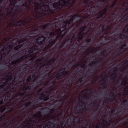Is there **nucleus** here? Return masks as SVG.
Returning <instances> with one entry per match:
<instances>
[{"instance_id": "f257e3e1", "label": "nucleus", "mask_w": 128, "mask_h": 128, "mask_svg": "<svg viewBox=\"0 0 128 128\" xmlns=\"http://www.w3.org/2000/svg\"><path fill=\"white\" fill-rule=\"evenodd\" d=\"M106 0H84L80 2L79 8L75 12L77 14L73 16L67 21H64L66 16L63 14L57 18L45 24V30L48 36H52L56 42L60 41L65 36L68 30L72 32L75 30L76 28L78 27L81 24L86 22V20L92 16L98 8L102 7Z\"/></svg>"}, {"instance_id": "f03ea898", "label": "nucleus", "mask_w": 128, "mask_h": 128, "mask_svg": "<svg viewBox=\"0 0 128 128\" xmlns=\"http://www.w3.org/2000/svg\"><path fill=\"white\" fill-rule=\"evenodd\" d=\"M24 20L20 19L16 23H14L12 26L14 27L11 30L14 34V38L16 39V42L20 44L15 47L14 49L17 51L20 48H31L32 44L35 43L36 37L47 34L45 30V26L43 25L40 26L37 24L31 22L24 23Z\"/></svg>"}, {"instance_id": "7ed1b4c3", "label": "nucleus", "mask_w": 128, "mask_h": 128, "mask_svg": "<svg viewBox=\"0 0 128 128\" xmlns=\"http://www.w3.org/2000/svg\"><path fill=\"white\" fill-rule=\"evenodd\" d=\"M17 3L16 0H11L10 1V4L8 7L5 8L6 13L4 16V18L6 20H8V26H12L13 24L11 21H13L15 17H18L20 15V17L22 16V13L24 12L29 14V10L31 9L30 4H33V0H27L22 5H16Z\"/></svg>"}, {"instance_id": "20e7f679", "label": "nucleus", "mask_w": 128, "mask_h": 128, "mask_svg": "<svg viewBox=\"0 0 128 128\" xmlns=\"http://www.w3.org/2000/svg\"><path fill=\"white\" fill-rule=\"evenodd\" d=\"M33 0L34 3L30 4V6L32 4H34V10H33L32 9H31V10L29 11L32 17L29 16L23 19L25 24L27 23L28 22L29 23L31 22L37 24L36 22L42 20L44 18V16L47 17L50 16L49 11L50 7L49 5H51V3L48 4L45 1L46 0H39L40 3L42 4L41 5L39 2H34Z\"/></svg>"}, {"instance_id": "39448f33", "label": "nucleus", "mask_w": 128, "mask_h": 128, "mask_svg": "<svg viewBox=\"0 0 128 128\" xmlns=\"http://www.w3.org/2000/svg\"><path fill=\"white\" fill-rule=\"evenodd\" d=\"M22 86V84H20L17 87L14 88V89H12L10 91L6 92V94L8 96L9 101H10V106L12 107V110H13L14 108L20 99L21 97L25 96L23 98H26V100H28L30 96L29 95L30 93V90L32 88V87L31 86H26V84L24 85L22 89L23 92H19L18 94H15L17 90Z\"/></svg>"}, {"instance_id": "423d86ee", "label": "nucleus", "mask_w": 128, "mask_h": 128, "mask_svg": "<svg viewBox=\"0 0 128 128\" xmlns=\"http://www.w3.org/2000/svg\"><path fill=\"white\" fill-rule=\"evenodd\" d=\"M45 40V38L44 36L38 37L36 39V44H35L31 48H27L23 49L14 54L12 57L18 58V54L20 55V54H24V56L18 59V63H21L24 59L32 56L33 52L40 48H41L40 44H42Z\"/></svg>"}, {"instance_id": "0eeeda50", "label": "nucleus", "mask_w": 128, "mask_h": 128, "mask_svg": "<svg viewBox=\"0 0 128 128\" xmlns=\"http://www.w3.org/2000/svg\"><path fill=\"white\" fill-rule=\"evenodd\" d=\"M116 1L117 0L114 1L112 3L111 5L110 6H109V5H106L105 7L102 10H103L105 8H106V12L101 18V22L98 24L97 26L95 27L96 28L99 24H100V26H102V30H102V32H104V34L100 36V38H104V40L106 41L109 40L110 38L111 37V36H110L108 35V34L110 33V30L111 29V28L110 27V28H107V29H105V25L102 24H101V23L102 22L104 18H106L105 21H106L107 24H112L114 22V21H116V20H114L113 22H108V17L110 15L112 16L111 15V12H112L113 7L115 5Z\"/></svg>"}, {"instance_id": "6e6552de", "label": "nucleus", "mask_w": 128, "mask_h": 128, "mask_svg": "<svg viewBox=\"0 0 128 128\" xmlns=\"http://www.w3.org/2000/svg\"><path fill=\"white\" fill-rule=\"evenodd\" d=\"M41 36H44L45 38V39L46 37L48 40L46 42L44 43L45 46L43 48L42 46L43 45V43L42 44H40L41 47L40 48L35 51H38V52L37 53V54H38L39 56L40 57L36 59L34 61V62L37 64H38L40 62L42 61L45 57L48 56L50 54V52L51 50L50 48L55 44L56 42L52 36H47L46 35Z\"/></svg>"}, {"instance_id": "1a4fd4ad", "label": "nucleus", "mask_w": 128, "mask_h": 128, "mask_svg": "<svg viewBox=\"0 0 128 128\" xmlns=\"http://www.w3.org/2000/svg\"><path fill=\"white\" fill-rule=\"evenodd\" d=\"M106 8H105L97 13L93 14L92 16L86 21V22L84 23L85 26L80 28V30L84 32V31L86 30L87 29H88L87 31H89V32L92 30V33L97 24L101 22V18L106 12Z\"/></svg>"}, {"instance_id": "9d476101", "label": "nucleus", "mask_w": 128, "mask_h": 128, "mask_svg": "<svg viewBox=\"0 0 128 128\" xmlns=\"http://www.w3.org/2000/svg\"><path fill=\"white\" fill-rule=\"evenodd\" d=\"M20 74L21 73L20 72L18 75L15 76L14 78L11 76L8 78L5 82L0 85V89L6 93L19 86L21 82Z\"/></svg>"}, {"instance_id": "9b49d317", "label": "nucleus", "mask_w": 128, "mask_h": 128, "mask_svg": "<svg viewBox=\"0 0 128 128\" xmlns=\"http://www.w3.org/2000/svg\"><path fill=\"white\" fill-rule=\"evenodd\" d=\"M56 59L54 58L45 61V63H43L41 66L42 69L41 72L43 74L48 73V76L54 71L56 70L60 64V61H57L54 62Z\"/></svg>"}, {"instance_id": "f8f14e48", "label": "nucleus", "mask_w": 128, "mask_h": 128, "mask_svg": "<svg viewBox=\"0 0 128 128\" xmlns=\"http://www.w3.org/2000/svg\"><path fill=\"white\" fill-rule=\"evenodd\" d=\"M41 68V66L40 67L39 71L40 72L39 74L40 75H37L36 76L35 74H33L32 76V78H34V80L32 81V83L33 84V86H36L39 83H42L46 77L48 78L49 76H48V73H45V74H42L41 72V70L42 69Z\"/></svg>"}, {"instance_id": "ddd939ff", "label": "nucleus", "mask_w": 128, "mask_h": 128, "mask_svg": "<svg viewBox=\"0 0 128 128\" xmlns=\"http://www.w3.org/2000/svg\"><path fill=\"white\" fill-rule=\"evenodd\" d=\"M82 105L80 104H78L77 106H75L74 110L75 114H82L84 112L86 111V104L85 102H80Z\"/></svg>"}, {"instance_id": "4468645a", "label": "nucleus", "mask_w": 128, "mask_h": 128, "mask_svg": "<svg viewBox=\"0 0 128 128\" xmlns=\"http://www.w3.org/2000/svg\"><path fill=\"white\" fill-rule=\"evenodd\" d=\"M2 94V96L0 97V106L3 104H5L6 105L8 106L9 108L12 110V107L10 106V102L7 95L6 94V92ZM1 107L0 106V107Z\"/></svg>"}, {"instance_id": "2eb2a0df", "label": "nucleus", "mask_w": 128, "mask_h": 128, "mask_svg": "<svg viewBox=\"0 0 128 128\" xmlns=\"http://www.w3.org/2000/svg\"><path fill=\"white\" fill-rule=\"evenodd\" d=\"M57 91H56L55 93L53 92V94L50 97L49 94H48V95L47 96L46 95L45 97L44 98L43 100L44 101H48L50 102H54L55 103L58 100L54 101V99H58L59 97L62 96H61L57 95Z\"/></svg>"}, {"instance_id": "dca6fc26", "label": "nucleus", "mask_w": 128, "mask_h": 128, "mask_svg": "<svg viewBox=\"0 0 128 128\" xmlns=\"http://www.w3.org/2000/svg\"><path fill=\"white\" fill-rule=\"evenodd\" d=\"M123 33H120L118 34V38L119 39L123 40L125 38H128V23L123 30Z\"/></svg>"}, {"instance_id": "f3484780", "label": "nucleus", "mask_w": 128, "mask_h": 128, "mask_svg": "<svg viewBox=\"0 0 128 128\" xmlns=\"http://www.w3.org/2000/svg\"><path fill=\"white\" fill-rule=\"evenodd\" d=\"M32 104V102H28L24 104L25 107L22 108L19 112L20 115L22 114H25L28 111L32 110V108L30 107L31 105Z\"/></svg>"}, {"instance_id": "a211bd4d", "label": "nucleus", "mask_w": 128, "mask_h": 128, "mask_svg": "<svg viewBox=\"0 0 128 128\" xmlns=\"http://www.w3.org/2000/svg\"><path fill=\"white\" fill-rule=\"evenodd\" d=\"M56 80L51 81L50 83V86L48 88L47 90L45 91L44 93H45L46 94H49L50 93L52 90L54 86L56 85Z\"/></svg>"}, {"instance_id": "6ab92c4d", "label": "nucleus", "mask_w": 128, "mask_h": 128, "mask_svg": "<svg viewBox=\"0 0 128 128\" xmlns=\"http://www.w3.org/2000/svg\"><path fill=\"white\" fill-rule=\"evenodd\" d=\"M66 69V68H63L60 69L58 72L61 79L68 74L69 71L68 70H65Z\"/></svg>"}, {"instance_id": "aec40b11", "label": "nucleus", "mask_w": 128, "mask_h": 128, "mask_svg": "<svg viewBox=\"0 0 128 128\" xmlns=\"http://www.w3.org/2000/svg\"><path fill=\"white\" fill-rule=\"evenodd\" d=\"M74 77L73 76H71L68 79L66 80L64 83L65 85L66 86V88L68 90V87L69 86L70 87L72 86L73 84V80L74 79Z\"/></svg>"}, {"instance_id": "412c9836", "label": "nucleus", "mask_w": 128, "mask_h": 128, "mask_svg": "<svg viewBox=\"0 0 128 128\" xmlns=\"http://www.w3.org/2000/svg\"><path fill=\"white\" fill-rule=\"evenodd\" d=\"M55 74V72L52 74L50 77V79L49 80L50 81H51L52 80V81L56 80V81L57 83L58 80H59L61 79L58 72L56 74Z\"/></svg>"}, {"instance_id": "4be33fe9", "label": "nucleus", "mask_w": 128, "mask_h": 128, "mask_svg": "<svg viewBox=\"0 0 128 128\" xmlns=\"http://www.w3.org/2000/svg\"><path fill=\"white\" fill-rule=\"evenodd\" d=\"M55 124L53 122L48 121L45 123L43 126V128H55ZM56 128H60L59 126H57Z\"/></svg>"}, {"instance_id": "5701e85b", "label": "nucleus", "mask_w": 128, "mask_h": 128, "mask_svg": "<svg viewBox=\"0 0 128 128\" xmlns=\"http://www.w3.org/2000/svg\"><path fill=\"white\" fill-rule=\"evenodd\" d=\"M103 59L102 58H96L94 60V61H93L92 62L93 63V64L96 66V67H98L99 68L100 66V64L101 62L103 60Z\"/></svg>"}, {"instance_id": "b1692460", "label": "nucleus", "mask_w": 128, "mask_h": 128, "mask_svg": "<svg viewBox=\"0 0 128 128\" xmlns=\"http://www.w3.org/2000/svg\"><path fill=\"white\" fill-rule=\"evenodd\" d=\"M26 63L27 62H25V63H23L21 64L20 67L22 68L23 70L29 72L30 70V68H29V65L26 64Z\"/></svg>"}, {"instance_id": "393cba45", "label": "nucleus", "mask_w": 128, "mask_h": 128, "mask_svg": "<svg viewBox=\"0 0 128 128\" xmlns=\"http://www.w3.org/2000/svg\"><path fill=\"white\" fill-rule=\"evenodd\" d=\"M115 111V110L114 109H112L111 110L110 112V113L109 115L108 116H110V114H111V118H115L116 116H118V114L120 113V112H122V111H120L118 112H117L116 113H113Z\"/></svg>"}, {"instance_id": "a878e982", "label": "nucleus", "mask_w": 128, "mask_h": 128, "mask_svg": "<svg viewBox=\"0 0 128 128\" xmlns=\"http://www.w3.org/2000/svg\"><path fill=\"white\" fill-rule=\"evenodd\" d=\"M111 114H110V116H108V115H106L105 114L104 115L103 118L104 119L102 120V121L101 122H102L104 124V128L105 126V124L107 123V121L111 118Z\"/></svg>"}, {"instance_id": "bb28decb", "label": "nucleus", "mask_w": 128, "mask_h": 128, "mask_svg": "<svg viewBox=\"0 0 128 128\" xmlns=\"http://www.w3.org/2000/svg\"><path fill=\"white\" fill-rule=\"evenodd\" d=\"M32 80V76H28L26 80V82L28 83H24V82H22L20 83V84H22V85H23L24 86L26 84V86H30V83L29 82L31 80Z\"/></svg>"}, {"instance_id": "cd10ccee", "label": "nucleus", "mask_w": 128, "mask_h": 128, "mask_svg": "<svg viewBox=\"0 0 128 128\" xmlns=\"http://www.w3.org/2000/svg\"><path fill=\"white\" fill-rule=\"evenodd\" d=\"M121 86H124V90L126 92V95H128V82H127V80L124 82V84L122 83Z\"/></svg>"}, {"instance_id": "c85d7f7f", "label": "nucleus", "mask_w": 128, "mask_h": 128, "mask_svg": "<svg viewBox=\"0 0 128 128\" xmlns=\"http://www.w3.org/2000/svg\"><path fill=\"white\" fill-rule=\"evenodd\" d=\"M66 126L65 128H71V126L72 124V122L71 119L70 118L68 119L66 122Z\"/></svg>"}, {"instance_id": "c756f323", "label": "nucleus", "mask_w": 128, "mask_h": 128, "mask_svg": "<svg viewBox=\"0 0 128 128\" xmlns=\"http://www.w3.org/2000/svg\"><path fill=\"white\" fill-rule=\"evenodd\" d=\"M89 31H87L86 32H83L81 31L79 32L78 34V36H81L83 35L84 36V35H86L88 36H89L90 34L89 33Z\"/></svg>"}, {"instance_id": "7c9ffc66", "label": "nucleus", "mask_w": 128, "mask_h": 128, "mask_svg": "<svg viewBox=\"0 0 128 128\" xmlns=\"http://www.w3.org/2000/svg\"><path fill=\"white\" fill-rule=\"evenodd\" d=\"M128 18V17L124 15L119 21V22H120L122 24L125 23L127 21Z\"/></svg>"}, {"instance_id": "2f4dec72", "label": "nucleus", "mask_w": 128, "mask_h": 128, "mask_svg": "<svg viewBox=\"0 0 128 128\" xmlns=\"http://www.w3.org/2000/svg\"><path fill=\"white\" fill-rule=\"evenodd\" d=\"M5 50L4 48L0 50V61L2 59V56L6 55Z\"/></svg>"}, {"instance_id": "473e14b6", "label": "nucleus", "mask_w": 128, "mask_h": 128, "mask_svg": "<svg viewBox=\"0 0 128 128\" xmlns=\"http://www.w3.org/2000/svg\"><path fill=\"white\" fill-rule=\"evenodd\" d=\"M125 38V39L124 41V43L121 46L124 48L125 47H128V38H125Z\"/></svg>"}, {"instance_id": "72a5a7b5", "label": "nucleus", "mask_w": 128, "mask_h": 128, "mask_svg": "<svg viewBox=\"0 0 128 128\" xmlns=\"http://www.w3.org/2000/svg\"><path fill=\"white\" fill-rule=\"evenodd\" d=\"M0 6V17L3 16L4 14V7L2 6Z\"/></svg>"}, {"instance_id": "f704fd0d", "label": "nucleus", "mask_w": 128, "mask_h": 128, "mask_svg": "<svg viewBox=\"0 0 128 128\" xmlns=\"http://www.w3.org/2000/svg\"><path fill=\"white\" fill-rule=\"evenodd\" d=\"M64 46L62 45L61 44H59L58 46V51L57 52V53L58 54H59L60 53L62 52L63 51V50L64 49V48L63 50H61V49H62Z\"/></svg>"}, {"instance_id": "c9c22d12", "label": "nucleus", "mask_w": 128, "mask_h": 128, "mask_svg": "<svg viewBox=\"0 0 128 128\" xmlns=\"http://www.w3.org/2000/svg\"><path fill=\"white\" fill-rule=\"evenodd\" d=\"M95 128H104V124L102 122L98 123Z\"/></svg>"}, {"instance_id": "e433bc0d", "label": "nucleus", "mask_w": 128, "mask_h": 128, "mask_svg": "<svg viewBox=\"0 0 128 128\" xmlns=\"http://www.w3.org/2000/svg\"><path fill=\"white\" fill-rule=\"evenodd\" d=\"M101 56H103L104 57H107L108 54L107 52V50H104L102 52L100 53Z\"/></svg>"}, {"instance_id": "4c0bfd02", "label": "nucleus", "mask_w": 128, "mask_h": 128, "mask_svg": "<svg viewBox=\"0 0 128 128\" xmlns=\"http://www.w3.org/2000/svg\"><path fill=\"white\" fill-rule=\"evenodd\" d=\"M45 93H42L40 94H38L37 95L38 96V98L40 100H43L44 97L46 95V94H45Z\"/></svg>"}, {"instance_id": "58836bf2", "label": "nucleus", "mask_w": 128, "mask_h": 128, "mask_svg": "<svg viewBox=\"0 0 128 128\" xmlns=\"http://www.w3.org/2000/svg\"><path fill=\"white\" fill-rule=\"evenodd\" d=\"M123 109L124 110L121 111L122 112H120L121 114H120V116H122L123 114H124L128 112V108L126 109L125 108H123Z\"/></svg>"}, {"instance_id": "ea45409f", "label": "nucleus", "mask_w": 128, "mask_h": 128, "mask_svg": "<svg viewBox=\"0 0 128 128\" xmlns=\"http://www.w3.org/2000/svg\"><path fill=\"white\" fill-rule=\"evenodd\" d=\"M8 0H0V4L2 6H6Z\"/></svg>"}, {"instance_id": "a19ab883", "label": "nucleus", "mask_w": 128, "mask_h": 128, "mask_svg": "<svg viewBox=\"0 0 128 128\" xmlns=\"http://www.w3.org/2000/svg\"><path fill=\"white\" fill-rule=\"evenodd\" d=\"M38 100L36 99L33 101L32 102V105H31L30 107H31L32 109L34 108L35 106V105H36L38 102Z\"/></svg>"}, {"instance_id": "79ce46f5", "label": "nucleus", "mask_w": 128, "mask_h": 128, "mask_svg": "<svg viewBox=\"0 0 128 128\" xmlns=\"http://www.w3.org/2000/svg\"><path fill=\"white\" fill-rule=\"evenodd\" d=\"M115 118H111L110 119V120H108V122L106 123V126L107 127H110L111 124L112 123L113 121V120Z\"/></svg>"}, {"instance_id": "37998d69", "label": "nucleus", "mask_w": 128, "mask_h": 128, "mask_svg": "<svg viewBox=\"0 0 128 128\" xmlns=\"http://www.w3.org/2000/svg\"><path fill=\"white\" fill-rule=\"evenodd\" d=\"M4 48L6 51H10L11 49V47L10 45H8L4 47Z\"/></svg>"}, {"instance_id": "c03bdc74", "label": "nucleus", "mask_w": 128, "mask_h": 128, "mask_svg": "<svg viewBox=\"0 0 128 128\" xmlns=\"http://www.w3.org/2000/svg\"><path fill=\"white\" fill-rule=\"evenodd\" d=\"M51 82L49 80V81H47L46 82L43 84L42 85H43V87L44 88L48 86V84L50 85V83Z\"/></svg>"}, {"instance_id": "a18cd8bd", "label": "nucleus", "mask_w": 128, "mask_h": 128, "mask_svg": "<svg viewBox=\"0 0 128 128\" xmlns=\"http://www.w3.org/2000/svg\"><path fill=\"white\" fill-rule=\"evenodd\" d=\"M6 109V108L4 106H2L0 107V115Z\"/></svg>"}, {"instance_id": "49530a36", "label": "nucleus", "mask_w": 128, "mask_h": 128, "mask_svg": "<svg viewBox=\"0 0 128 128\" xmlns=\"http://www.w3.org/2000/svg\"><path fill=\"white\" fill-rule=\"evenodd\" d=\"M71 40L70 41V42L68 43L65 46V48H66L68 47V46H70L71 45V44H72L74 42V40Z\"/></svg>"}, {"instance_id": "de8ad7c7", "label": "nucleus", "mask_w": 128, "mask_h": 128, "mask_svg": "<svg viewBox=\"0 0 128 128\" xmlns=\"http://www.w3.org/2000/svg\"><path fill=\"white\" fill-rule=\"evenodd\" d=\"M64 123L63 122H60V124L59 126L58 125L57 126H59L60 128H65L66 125L65 124L63 126Z\"/></svg>"}, {"instance_id": "09e8293b", "label": "nucleus", "mask_w": 128, "mask_h": 128, "mask_svg": "<svg viewBox=\"0 0 128 128\" xmlns=\"http://www.w3.org/2000/svg\"><path fill=\"white\" fill-rule=\"evenodd\" d=\"M110 77L112 78L113 80H114L117 77L116 74V73H114L110 76Z\"/></svg>"}, {"instance_id": "8fccbe9b", "label": "nucleus", "mask_w": 128, "mask_h": 128, "mask_svg": "<svg viewBox=\"0 0 128 128\" xmlns=\"http://www.w3.org/2000/svg\"><path fill=\"white\" fill-rule=\"evenodd\" d=\"M18 63V60L17 59L12 61L11 62V64L12 65H15Z\"/></svg>"}, {"instance_id": "3c124183", "label": "nucleus", "mask_w": 128, "mask_h": 128, "mask_svg": "<svg viewBox=\"0 0 128 128\" xmlns=\"http://www.w3.org/2000/svg\"><path fill=\"white\" fill-rule=\"evenodd\" d=\"M34 52H33L32 55V56H31L30 57H31V58L30 59V60L32 61V62L35 59V58L36 56V55H35L34 56H33V54H34Z\"/></svg>"}, {"instance_id": "603ef678", "label": "nucleus", "mask_w": 128, "mask_h": 128, "mask_svg": "<svg viewBox=\"0 0 128 128\" xmlns=\"http://www.w3.org/2000/svg\"><path fill=\"white\" fill-rule=\"evenodd\" d=\"M72 36H70L71 38L70 40H73V39L75 38L74 39L76 40V34L75 33H72Z\"/></svg>"}, {"instance_id": "864d4df0", "label": "nucleus", "mask_w": 128, "mask_h": 128, "mask_svg": "<svg viewBox=\"0 0 128 128\" xmlns=\"http://www.w3.org/2000/svg\"><path fill=\"white\" fill-rule=\"evenodd\" d=\"M96 109H94V110L91 113L93 115L92 116V117L94 118L96 117V118L97 117V116H96L95 115H94V114H95L96 112Z\"/></svg>"}, {"instance_id": "5fc2aeb1", "label": "nucleus", "mask_w": 128, "mask_h": 128, "mask_svg": "<svg viewBox=\"0 0 128 128\" xmlns=\"http://www.w3.org/2000/svg\"><path fill=\"white\" fill-rule=\"evenodd\" d=\"M78 42H79L80 41H81L82 38L84 37V36L83 35L81 36H78Z\"/></svg>"}, {"instance_id": "6e6d98bb", "label": "nucleus", "mask_w": 128, "mask_h": 128, "mask_svg": "<svg viewBox=\"0 0 128 128\" xmlns=\"http://www.w3.org/2000/svg\"><path fill=\"white\" fill-rule=\"evenodd\" d=\"M97 32V35H101V36L102 35L104 34V32H102L101 30H100L98 31Z\"/></svg>"}, {"instance_id": "4d7b16f0", "label": "nucleus", "mask_w": 128, "mask_h": 128, "mask_svg": "<svg viewBox=\"0 0 128 128\" xmlns=\"http://www.w3.org/2000/svg\"><path fill=\"white\" fill-rule=\"evenodd\" d=\"M110 98H106V99L104 101H103V103L104 104V103H108L109 102Z\"/></svg>"}, {"instance_id": "13d9d810", "label": "nucleus", "mask_w": 128, "mask_h": 128, "mask_svg": "<svg viewBox=\"0 0 128 128\" xmlns=\"http://www.w3.org/2000/svg\"><path fill=\"white\" fill-rule=\"evenodd\" d=\"M5 118V116L4 114L1 115L0 116V122L3 120Z\"/></svg>"}, {"instance_id": "bf43d9fd", "label": "nucleus", "mask_w": 128, "mask_h": 128, "mask_svg": "<svg viewBox=\"0 0 128 128\" xmlns=\"http://www.w3.org/2000/svg\"><path fill=\"white\" fill-rule=\"evenodd\" d=\"M71 37L70 36H68L65 39L63 40L65 42H67L68 41V40L70 39Z\"/></svg>"}, {"instance_id": "052dcab7", "label": "nucleus", "mask_w": 128, "mask_h": 128, "mask_svg": "<svg viewBox=\"0 0 128 128\" xmlns=\"http://www.w3.org/2000/svg\"><path fill=\"white\" fill-rule=\"evenodd\" d=\"M116 98L115 97L112 98V97L110 99L109 102H112L114 101L115 100Z\"/></svg>"}, {"instance_id": "680f3d73", "label": "nucleus", "mask_w": 128, "mask_h": 128, "mask_svg": "<svg viewBox=\"0 0 128 128\" xmlns=\"http://www.w3.org/2000/svg\"><path fill=\"white\" fill-rule=\"evenodd\" d=\"M128 62V60H124L123 61H122L121 62V64H123V65H124L126 63H127Z\"/></svg>"}, {"instance_id": "e2e57ef3", "label": "nucleus", "mask_w": 128, "mask_h": 128, "mask_svg": "<svg viewBox=\"0 0 128 128\" xmlns=\"http://www.w3.org/2000/svg\"><path fill=\"white\" fill-rule=\"evenodd\" d=\"M107 46H108V48L109 49H110L112 48L113 47V44H108L107 45Z\"/></svg>"}, {"instance_id": "0e129e2a", "label": "nucleus", "mask_w": 128, "mask_h": 128, "mask_svg": "<svg viewBox=\"0 0 128 128\" xmlns=\"http://www.w3.org/2000/svg\"><path fill=\"white\" fill-rule=\"evenodd\" d=\"M83 78L82 77L79 78L78 80V82L80 83H81L82 82V79Z\"/></svg>"}, {"instance_id": "69168bd1", "label": "nucleus", "mask_w": 128, "mask_h": 128, "mask_svg": "<svg viewBox=\"0 0 128 128\" xmlns=\"http://www.w3.org/2000/svg\"><path fill=\"white\" fill-rule=\"evenodd\" d=\"M100 86H101L102 87V88H106V84H105L104 83H102L101 84Z\"/></svg>"}, {"instance_id": "338daca9", "label": "nucleus", "mask_w": 128, "mask_h": 128, "mask_svg": "<svg viewBox=\"0 0 128 128\" xmlns=\"http://www.w3.org/2000/svg\"><path fill=\"white\" fill-rule=\"evenodd\" d=\"M91 40V39L90 38H87L86 40V42L88 43L90 42Z\"/></svg>"}, {"instance_id": "774afa93", "label": "nucleus", "mask_w": 128, "mask_h": 128, "mask_svg": "<svg viewBox=\"0 0 128 128\" xmlns=\"http://www.w3.org/2000/svg\"><path fill=\"white\" fill-rule=\"evenodd\" d=\"M6 67L8 68L9 69H11L13 68V66H12L9 64L7 65L6 66Z\"/></svg>"}]
</instances>
